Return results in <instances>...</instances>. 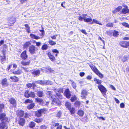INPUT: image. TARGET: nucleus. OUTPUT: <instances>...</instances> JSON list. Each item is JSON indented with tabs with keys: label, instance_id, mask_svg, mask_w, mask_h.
<instances>
[{
	"label": "nucleus",
	"instance_id": "f257e3e1",
	"mask_svg": "<svg viewBox=\"0 0 129 129\" xmlns=\"http://www.w3.org/2000/svg\"><path fill=\"white\" fill-rule=\"evenodd\" d=\"M47 111V110L45 108L40 109L35 112L36 115L38 117H41L43 114H45Z\"/></svg>",
	"mask_w": 129,
	"mask_h": 129
},
{
	"label": "nucleus",
	"instance_id": "f03ea898",
	"mask_svg": "<svg viewBox=\"0 0 129 129\" xmlns=\"http://www.w3.org/2000/svg\"><path fill=\"white\" fill-rule=\"evenodd\" d=\"M47 111V110L45 108L40 109L35 112L36 115L38 117H41L43 114H45Z\"/></svg>",
	"mask_w": 129,
	"mask_h": 129
},
{
	"label": "nucleus",
	"instance_id": "7ed1b4c3",
	"mask_svg": "<svg viewBox=\"0 0 129 129\" xmlns=\"http://www.w3.org/2000/svg\"><path fill=\"white\" fill-rule=\"evenodd\" d=\"M29 52L31 54L35 53L36 51L38 50L37 48L33 45L29 46Z\"/></svg>",
	"mask_w": 129,
	"mask_h": 129
},
{
	"label": "nucleus",
	"instance_id": "20e7f679",
	"mask_svg": "<svg viewBox=\"0 0 129 129\" xmlns=\"http://www.w3.org/2000/svg\"><path fill=\"white\" fill-rule=\"evenodd\" d=\"M53 90H55L57 95L58 96V98L60 99H62V95L60 94V93L62 92H63V89L62 88H60L59 89H55Z\"/></svg>",
	"mask_w": 129,
	"mask_h": 129
},
{
	"label": "nucleus",
	"instance_id": "39448f33",
	"mask_svg": "<svg viewBox=\"0 0 129 129\" xmlns=\"http://www.w3.org/2000/svg\"><path fill=\"white\" fill-rule=\"evenodd\" d=\"M0 120L2 122H6L7 121L8 118L6 117L5 114L2 113L0 115Z\"/></svg>",
	"mask_w": 129,
	"mask_h": 129
},
{
	"label": "nucleus",
	"instance_id": "423d86ee",
	"mask_svg": "<svg viewBox=\"0 0 129 129\" xmlns=\"http://www.w3.org/2000/svg\"><path fill=\"white\" fill-rule=\"evenodd\" d=\"M16 21V19L14 17H11L8 19V24L10 26L13 25Z\"/></svg>",
	"mask_w": 129,
	"mask_h": 129
},
{
	"label": "nucleus",
	"instance_id": "0eeeda50",
	"mask_svg": "<svg viewBox=\"0 0 129 129\" xmlns=\"http://www.w3.org/2000/svg\"><path fill=\"white\" fill-rule=\"evenodd\" d=\"M98 87L102 93H105L107 91L106 88L102 85H99Z\"/></svg>",
	"mask_w": 129,
	"mask_h": 129
},
{
	"label": "nucleus",
	"instance_id": "6e6552de",
	"mask_svg": "<svg viewBox=\"0 0 129 129\" xmlns=\"http://www.w3.org/2000/svg\"><path fill=\"white\" fill-rule=\"evenodd\" d=\"M41 68V70L43 72H44L45 71L47 73H49L50 72H52L53 71V70L50 68L49 67H47L46 68Z\"/></svg>",
	"mask_w": 129,
	"mask_h": 129
},
{
	"label": "nucleus",
	"instance_id": "1a4fd4ad",
	"mask_svg": "<svg viewBox=\"0 0 129 129\" xmlns=\"http://www.w3.org/2000/svg\"><path fill=\"white\" fill-rule=\"evenodd\" d=\"M119 44L122 47L125 48H127L129 46V43L125 41L121 42Z\"/></svg>",
	"mask_w": 129,
	"mask_h": 129
},
{
	"label": "nucleus",
	"instance_id": "9d476101",
	"mask_svg": "<svg viewBox=\"0 0 129 129\" xmlns=\"http://www.w3.org/2000/svg\"><path fill=\"white\" fill-rule=\"evenodd\" d=\"M9 101L10 103V104H12L13 106L15 107L16 105V100L13 98H10L9 100Z\"/></svg>",
	"mask_w": 129,
	"mask_h": 129
},
{
	"label": "nucleus",
	"instance_id": "9b49d317",
	"mask_svg": "<svg viewBox=\"0 0 129 129\" xmlns=\"http://www.w3.org/2000/svg\"><path fill=\"white\" fill-rule=\"evenodd\" d=\"M64 94L66 98L68 99H69L71 96L69 90L68 89H67L65 90Z\"/></svg>",
	"mask_w": 129,
	"mask_h": 129
},
{
	"label": "nucleus",
	"instance_id": "f8f14e48",
	"mask_svg": "<svg viewBox=\"0 0 129 129\" xmlns=\"http://www.w3.org/2000/svg\"><path fill=\"white\" fill-rule=\"evenodd\" d=\"M26 51L25 50L21 53L20 56L22 59L25 60L27 57L28 56L26 54Z\"/></svg>",
	"mask_w": 129,
	"mask_h": 129
},
{
	"label": "nucleus",
	"instance_id": "ddd939ff",
	"mask_svg": "<svg viewBox=\"0 0 129 129\" xmlns=\"http://www.w3.org/2000/svg\"><path fill=\"white\" fill-rule=\"evenodd\" d=\"M40 71L39 70H34L32 71V74L34 76H38L40 74Z\"/></svg>",
	"mask_w": 129,
	"mask_h": 129
},
{
	"label": "nucleus",
	"instance_id": "4468645a",
	"mask_svg": "<svg viewBox=\"0 0 129 129\" xmlns=\"http://www.w3.org/2000/svg\"><path fill=\"white\" fill-rule=\"evenodd\" d=\"M121 13L123 14H126L129 12V9H128V7L126 6H125V8H123L122 11L121 12Z\"/></svg>",
	"mask_w": 129,
	"mask_h": 129
},
{
	"label": "nucleus",
	"instance_id": "2eb2a0df",
	"mask_svg": "<svg viewBox=\"0 0 129 129\" xmlns=\"http://www.w3.org/2000/svg\"><path fill=\"white\" fill-rule=\"evenodd\" d=\"M87 94V92L86 90H82L81 93V97L82 99H84L85 98Z\"/></svg>",
	"mask_w": 129,
	"mask_h": 129
},
{
	"label": "nucleus",
	"instance_id": "dca6fc26",
	"mask_svg": "<svg viewBox=\"0 0 129 129\" xmlns=\"http://www.w3.org/2000/svg\"><path fill=\"white\" fill-rule=\"evenodd\" d=\"M7 125L6 122H2L0 124V129H7Z\"/></svg>",
	"mask_w": 129,
	"mask_h": 129
},
{
	"label": "nucleus",
	"instance_id": "f3484780",
	"mask_svg": "<svg viewBox=\"0 0 129 129\" xmlns=\"http://www.w3.org/2000/svg\"><path fill=\"white\" fill-rule=\"evenodd\" d=\"M35 101L36 102H37L39 103V104H41L43 106H45L44 104V102L43 100L40 98H36L35 99Z\"/></svg>",
	"mask_w": 129,
	"mask_h": 129
},
{
	"label": "nucleus",
	"instance_id": "a211bd4d",
	"mask_svg": "<svg viewBox=\"0 0 129 129\" xmlns=\"http://www.w3.org/2000/svg\"><path fill=\"white\" fill-rule=\"evenodd\" d=\"M46 94L47 95L48 97L50 99H53L52 94V92L50 91H48L47 92Z\"/></svg>",
	"mask_w": 129,
	"mask_h": 129
},
{
	"label": "nucleus",
	"instance_id": "6ab92c4d",
	"mask_svg": "<svg viewBox=\"0 0 129 129\" xmlns=\"http://www.w3.org/2000/svg\"><path fill=\"white\" fill-rule=\"evenodd\" d=\"M35 106V104L33 103H32L29 105H28L27 108L29 110L33 108Z\"/></svg>",
	"mask_w": 129,
	"mask_h": 129
},
{
	"label": "nucleus",
	"instance_id": "aec40b11",
	"mask_svg": "<svg viewBox=\"0 0 129 129\" xmlns=\"http://www.w3.org/2000/svg\"><path fill=\"white\" fill-rule=\"evenodd\" d=\"M31 44V43L30 41H28L26 42L23 45V48L25 49H27L29 45Z\"/></svg>",
	"mask_w": 129,
	"mask_h": 129
},
{
	"label": "nucleus",
	"instance_id": "412c9836",
	"mask_svg": "<svg viewBox=\"0 0 129 129\" xmlns=\"http://www.w3.org/2000/svg\"><path fill=\"white\" fill-rule=\"evenodd\" d=\"M48 56L51 61H53L55 60V58L54 56L51 54V53L49 52L48 53Z\"/></svg>",
	"mask_w": 129,
	"mask_h": 129
},
{
	"label": "nucleus",
	"instance_id": "4be33fe9",
	"mask_svg": "<svg viewBox=\"0 0 129 129\" xmlns=\"http://www.w3.org/2000/svg\"><path fill=\"white\" fill-rule=\"evenodd\" d=\"M93 23H95L96 24H99L100 25H102L99 21L95 19H93L92 21V22H91L90 24H93Z\"/></svg>",
	"mask_w": 129,
	"mask_h": 129
},
{
	"label": "nucleus",
	"instance_id": "5701e85b",
	"mask_svg": "<svg viewBox=\"0 0 129 129\" xmlns=\"http://www.w3.org/2000/svg\"><path fill=\"white\" fill-rule=\"evenodd\" d=\"M30 37L36 40L39 39L40 38L39 37L36 36L35 35L32 34H30Z\"/></svg>",
	"mask_w": 129,
	"mask_h": 129
},
{
	"label": "nucleus",
	"instance_id": "b1692460",
	"mask_svg": "<svg viewBox=\"0 0 129 129\" xmlns=\"http://www.w3.org/2000/svg\"><path fill=\"white\" fill-rule=\"evenodd\" d=\"M90 66L92 71H93L95 73H98V69L96 68L94 66H91L90 65Z\"/></svg>",
	"mask_w": 129,
	"mask_h": 129
},
{
	"label": "nucleus",
	"instance_id": "393cba45",
	"mask_svg": "<svg viewBox=\"0 0 129 129\" xmlns=\"http://www.w3.org/2000/svg\"><path fill=\"white\" fill-rule=\"evenodd\" d=\"M86 16H85V17L84 18V21L85 22H90L93 21L92 18L91 17H89L86 18Z\"/></svg>",
	"mask_w": 129,
	"mask_h": 129
},
{
	"label": "nucleus",
	"instance_id": "a878e982",
	"mask_svg": "<svg viewBox=\"0 0 129 129\" xmlns=\"http://www.w3.org/2000/svg\"><path fill=\"white\" fill-rule=\"evenodd\" d=\"M87 16V14H82V17L80 16L78 17V19L79 20H80L81 21H82L83 20H84V18L85 17V16Z\"/></svg>",
	"mask_w": 129,
	"mask_h": 129
},
{
	"label": "nucleus",
	"instance_id": "bb28decb",
	"mask_svg": "<svg viewBox=\"0 0 129 129\" xmlns=\"http://www.w3.org/2000/svg\"><path fill=\"white\" fill-rule=\"evenodd\" d=\"M21 71L19 70L15 71L12 72V73L15 75H19L21 74Z\"/></svg>",
	"mask_w": 129,
	"mask_h": 129
},
{
	"label": "nucleus",
	"instance_id": "cd10ccee",
	"mask_svg": "<svg viewBox=\"0 0 129 129\" xmlns=\"http://www.w3.org/2000/svg\"><path fill=\"white\" fill-rule=\"evenodd\" d=\"M7 79L6 78H5L3 79L2 81V84L3 85H7L8 84L7 83Z\"/></svg>",
	"mask_w": 129,
	"mask_h": 129
},
{
	"label": "nucleus",
	"instance_id": "c85d7f7f",
	"mask_svg": "<svg viewBox=\"0 0 129 129\" xmlns=\"http://www.w3.org/2000/svg\"><path fill=\"white\" fill-rule=\"evenodd\" d=\"M94 81L96 83L98 84L99 85H101L102 81L96 78L94 79Z\"/></svg>",
	"mask_w": 129,
	"mask_h": 129
},
{
	"label": "nucleus",
	"instance_id": "c756f323",
	"mask_svg": "<svg viewBox=\"0 0 129 129\" xmlns=\"http://www.w3.org/2000/svg\"><path fill=\"white\" fill-rule=\"evenodd\" d=\"M10 78L14 82H16L18 81V78L15 76L13 77H11Z\"/></svg>",
	"mask_w": 129,
	"mask_h": 129
},
{
	"label": "nucleus",
	"instance_id": "7c9ffc66",
	"mask_svg": "<svg viewBox=\"0 0 129 129\" xmlns=\"http://www.w3.org/2000/svg\"><path fill=\"white\" fill-rule=\"evenodd\" d=\"M19 123L20 125L23 126L24 123V120L23 118H20L19 121Z\"/></svg>",
	"mask_w": 129,
	"mask_h": 129
},
{
	"label": "nucleus",
	"instance_id": "2f4dec72",
	"mask_svg": "<svg viewBox=\"0 0 129 129\" xmlns=\"http://www.w3.org/2000/svg\"><path fill=\"white\" fill-rule=\"evenodd\" d=\"M18 115L20 116H23L24 115V112L20 110H18Z\"/></svg>",
	"mask_w": 129,
	"mask_h": 129
},
{
	"label": "nucleus",
	"instance_id": "473e14b6",
	"mask_svg": "<svg viewBox=\"0 0 129 129\" xmlns=\"http://www.w3.org/2000/svg\"><path fill=\"white\" fill-rule=\"evenodd\" d=\"M65 105L67 108L68 109H70L71 108V103L69 102H66L65 103Z\"/></svg>",
	"mask_w": 129,
	"mask_h": 129
},
{
	"label": "nucleus",
	"instance_id": "72a5a7b5",
	"mask_svg": "<svg viewBox=\"0 0 129 129\" xmlns=\"http://www.w3.org/2000/svg\"><path fill=\"white\" fill-rule=\"evenodd\" d=\"M84 113V111L81 110H79L78 112V114L80 116H82L83 115Z\"/></svg>",
	"mask_w": 129,
	"mask_h": 129
},
{
	"label": "nucleus",
	"instance_id": "f704fd0d",
	"mask_svg": "<svg viewBox=\"0 0 129 129\" xmlns=\"http://www.w3.org/2000/svg\"><path fill=\"white\" fill-rule=\"evenodd\" d=\"M35 96V94L34 92H29V97L32 98H34Z\"/></svg>",
	"mask_w": 129,
	"mask_h": 129
},
{
	"label": "nucleus",
	"instance_id": "c9c22d12",
	"mask_svg": "<svg viewBox=\"0 0 129 129\" xmlns=\"http://www.w3.org/2000/svg\"><path fill=\"white\" fill-rule=\"evenodd\" d=\"M43 92L42 91H38L37 92V95L39 97H41L43 96Z\"/></svg>",
	"mask_w": 129,
	"mask_h": 129
},
{
	"label": "nucleus",
	"instance_id": "e433bc0d",
	"mask_svg": "<svg viewBox=\"0 0 129 129\" xmlns=\"http://www.w3.org/2000/svg\"><path fill=\"white\" fill-rule=\"evenodd\" d=\"M29 92L28 90H26L24 94V96L26 98H28Z\"/></svg>",
	"mask_w": 129,
	"mask_h": 129
},
{
	"label": "nucleus",
	"instance_id": "4c0bfd02",
	"mask_svg": "<svg viewBox=\"0 0 129 129\" xmlns=\"http://www.w3.org/2000/svg\"><path fill=\"white\" fill-rule=\"evenodd\" d=\"M69 110L70 112L71 113V114H74L75 113V109L74 108H70V109H69Z\"/></svg>",
	"mask_w": 129,
	"mask_h": 129
},
{
	"label": "nucleus",
	"instance_id": "58836bf2",
	"mask_svg": "<svg viewBox=\"0 0 129 129\" xmlns=\"http://www.w3.org/2000/svg\"><path fill=\"white\" fill-rule=\"evenodd\" d=\"M118 33V31L115 30H114L113 36L115 37H117L119 35Z\"/></svg>",
	"mask_w": 129,
	"mask_h": 129
},
{
	"label": "nucleus",
	"instance_id": "ea45409f",
	"mask_svg": "<svg viewBox=\"0 0 129 129\" xmlns=\"http://www.w3.org/2000/svg\"><path fill=\"white\" fill-rule=\"evenodd\" d=\"M49 44L52 46L55 45L56 44L55 42L53 41L52 40H49L48 42Z\"/></svg>",
	"mask_w": 129,
	"mask_h": 129
},
{
	"label": "nucleus",
	"instance_id": "a19ab883",
	"mask_svg": "<svg viewBox=\"0 0 129 129\" xmlns=\"http://www.w3.org/2000/svg\"><path fill=\"white\" fill-rule=\"evenodd\" d=\"M35 123L33 122H30L29 125L30 127L32 128L34 127L35 125Z\"/></svg>",
	"mask_w": 129,
	"mask_h": 129
},
{
	"label": "nucleus",
	"instance_id": "79ce46f5",
	"mask_svg": "<svg viewBox=\"0 0 129 129\" xmlns=\"http://www.w3.org/2000/svg\"><path fill=\"white\" fill-rule=\"evenodd\" d=\"M43 120L42 118L36 119L34 121L36 122L39 123L42 122Z\"/></svg>",
	"mask_w": 129,
	"mask_h": 129
},
{
	"label": "nucleus",
	"instance_id": "37998d69",
	"mask_svg": "<svg viewBox=\"0 0 129 129\" xmlns=\"http://www.w3.org/2000/svg\"><path fill=\"white\" fill-rule=\"evenodd\" d=\"M30 63V61H28L26 62L22 61L21 62V64L24 66H26L28 65Z\"/></svg>",
	"mask_w": 129,
	"mask_h": 129
},
{
	"label": "nucleus",
	"instance_id": "c03bdc74",
	"mask_svg": "<svg viewBox=\"0 0 129 129\" xmlns=\"http://www.w3.org/2000/svg\"><path fill=\"white\" fill-rule=\"evenodd\" d=\"M45 85H51L52 84V82L50 81H45Z\"/></svg>",
	"mask_w": 129,
	"mask_h": 129
},
{
	"label": "nucleus",
	"instance_id": "a18cd8bd",
	"mask_svg": "<svg viewBox=\"0 0 129 129\" xmlns=\"http://www.w3.org/2000/svg\"><path fill=\"white\" fill-rule=\"evenodd\" d=\"M98 73H96V74L100 78H102L103 77V75L100 73V72L98 71L97 72Z\"/></svg>",
	"mask_w": 129,
	"mask_h": 129
},
{
	"label": "nucleus",
	"instance_id": "49530a36",
	"mask_svg": "<svg viewBox=\"0 0 129 129\" xmlns=\"http://www.w3.org/2000/svg\"><path fill=\"white\" fill-rule=\"evenodd\" d=\"M1 57L2 58L1 60V62L3 64L5 62V60H6V57L5 56H4L3 57Z\"/></svg>",
	"mask_w": 129,
	"mask_h": 129
},
{
	"label": "nucleus",
	"instance_id": "de8ad7c7",
	"mask_svg": "<svg viewBox=\"0 0 129 129\" xmlns=\"http://www.w3.org/2000/svg\"><path fill=\"white\" fill-rule=\"evenodd\" d=\"M77 98L75 95H74L73 97H72L71 99V102H73L77 100Z\"/></svg>",
	"mask_w": 129,
	"mask_h": 129
},
{
	"label": "nucleus",
	"instance_id": "09e8293b",
	"mask_svg": "<svg viewBox=\"0 0 129 129\" xmlns=\"http://www.w3.org/2000/svg\"><path fill=\"white\" fill-rule=\"evenodd\" d=\"M48 48L47 45L46 44L43 45L42 47V49L43 50H46Z\"/></svg>",
	"mask_w": 129,
	"mask_h": 129
},
{
	"label": "nucleus",
	"instance_id": "8fccbe9b",
	"mask_svg": "<svg viewBox=\"0 0 129 129\" xmlns=\"http://www.w3.org/2000/svg\"><path fill=\"white\" fill-rule=\"evenodd\" d=\"M113 24L112 23H109L107 24L106 26L107 27H112L113 26Z\"/></svg>",
	"mask_w": 129,
	"mask_h": 129
},
{
	"label": "nucleus",
	"instance_id": "3c124183",
	"mask_svg": "<svg viewBox=\"0 0 129 129\" xmlns=\"http://www.w3.org/2000/svg\"><path fill=\"white\" fill-rule=\"evenodd\" d=\"M37 83L41 84H45V81H42L41 80H39L37 81Z\"/></svg>",
	"mask_w": 129,
	"mask_h": 129
},
{
	"label": "nucleus",
	"instance_id": "603ef678",
	"mask_svg": "<svg viewBox=\"0 0 129 129\" xmlns=\"http://www.w3.org/2000/svg\"><path fill=\"white\" fill-rule=\"evenodd\" d=\"M122 25L125 27L129 28V25L127 23L125 22H123L122 23Z\"/></svg>",
	"mask_w": 129,
	"mask_h": 129
},
{
	"label": "nucleus",
	"instance_id": "864d4df0",
	"mask_svg": "<svg viewBox=\"0 0 129 129\" xmlns=\"http://www.w3.org/2000/svg\"><path fill=\"white\" fill-rule=\"evenodd\" d=\"M47 127V126L45 125H42L40 127L41 129H46Z\"/></svg>",
	"mask_w": 129,
	"mask_h": 129
},
{
	"label": "nucleus",
	"instance_id": "5fc2aeb1",
	"mask_svg": "<svg viewBox=\"0 0 129 129\" xmlns=\"http://www.w3.org/2000/svg\"><path fill=\"white\" fill-rule=\"evenodd\" d=\"M32 102V101L29 99H26L25 101V103H31Z\"/></svg>",
	"mask_w": 129,
	"mask_h": 129
},
{
	"label": "nucleus",
	"instance_id": "6e6d98bb",
	"mask_svg": "<svg viewBox=\"0 0 129 129\" xmlns=\"http://www.w3.org/2000/svg\"><path fill=\"white\" fill-rule=\"evenodd\" d=\"M25 26L26 27V30H29L30 29V28L29 26L27 24H25Z\"/></svg>",
	"mask_w": 129,
	"mask_h": 129
},
{
	"label": "nucleus",
	"instance_id": "4d7b16f0",
	"mask_svg": "<svg viewBox=\"0 0 129 129\" xmlns=\"http://www.w3.org/2000/svg\"><path fill=\"white\" fill-rule=\"evenodd\" d=\"M122 7L121 6H120L118 7V8H117L116 9V11L117 12H119V11L120 10L122 9Z\"/></svg>",
	"mask_w": 129,
	"mask_h": 129
},
{
	"label": "nucleus",
	"instance_id": "13d9d810",
	"mask_svg": "<svg viewBox=\"0 0 129 129\" xmlns=\"http://www.w3.org/2000/svg\"><path fill=\"white\" fill-rule=\"evenodd\" d=\"M4 105L3 104H0V112H2V109L4 107Z\"/></svg>",
	"mask_w": 129,
	"mask_h": 129
},
{
	"label": "nucleus",
	"instance_id": "bf43d9fd",
	"mask_svg": "<svg viewBox=\"0 0 129 129\" xmlns=\"http://www.w3.org/2000/svg\"><path fill=\"white\" fill-rule=\"evenodd\" d=\"M61 114L60 111H59L57 114V116L59 118H60Z\"/></svg>",
	"mask_w": 129,
	"mask_h": 129
},
{
	"label": "nucleus",
	"instance_id": "052dcab7",
	"mask_svg": "<svg viewBox=\"0 0 129 129\" xmlns=\"http://www.w3.org/2000/svg\"><path fill=\"white\" fill-rule=\"evenodd\" d=\"M52 51L53 53H55L57 54H58L59 53L58 51L56 49L53 50Z\"/></svg>",
	"mask_w": 129,
	"mask_h": 129
},
{
	"label": "nucleus",
	"instance_id": "680f3d73",
	"mask_svg": "<svg viewBox=\"0 0 129 129\" xmlns=\"http://www.w3.org/2000/svg\"><path fill=\"white\" fill-rule=\"evenodd\" d=\"M26 86L28 88H31L33 86V85L31 84L28 83L26 85Z\"/></svg>",
	"mask_w": 129,
	"mask_h": 129
},
{
	"label": "nucleus",
	"instance_id": "e2e57ef3",
	"mask_svg": "<svg viewBox=\"0 0 129 129\" xmlns=\"http://www.w3.org/2000/svg\"><path fill=\"white\" fill-rule=\"evenodd\" d=\"M36 45L37 46H41V44L40 42H38L36 43Z\"/></svg>",
	"mask_w": 129,
	"mask_h": 129
},
{
	"label": "nucleus",
	"instance_id": "0e129e2a",
	"mask_svg": "<svg viewBox=\"0 0 129 129\" xmlns=\"http://www.w3.org/2000/svg\"><path fill=\"white\" fill-rule=\"evenodd\" d=\"M96 117L97 118L100 120L102 119L104 120H105V119L103 117H99L97 116H96Z\"/></svg>",
	"mask_w": 129,
	"mask_h": 129
},
{
	"label": "nucleus",
	"instance_id": "69168bd1",
	"mask_svg": "<svg viewBox=\"0 0 129 129\" xmlns=\"http://www.w3.org/2000/svg\"><path fill=\"white\" fill-rule=\"evenodd\" d=\"M22 69L24 70V71L26 72H28V70L26 68H25L24 67H22Z\"/></svg>",
	"mask_w": 129,
	"mask_h": 129
},
{
	"label": "nucleus",
	"instance_id": "338daca9",
	"mask_svg": "<svg viewBox=\"0 0 129 129\" xmlns=\"http://www.w3.org/2000/svg\"><path fill=\"white\" fill-rule=\"evenodd\" d=\"M75 104L77 106H79L80 105V103L79 101H77L75 103Z\"/></svg>",
	"mask_w": 129,
	"mask_h": 129
},
{
	"label": "nucleus",
	"instance_id": "774afa93",
	"mask_svg": "<svg viewBox=\"0 0 129 129\" xmlns=\"http://www.w3.org/2000/svg\"><path fill=\"white\" fill-rule=\"evenodd\" d=\"M62 127V125H59L56 128L57 129H61Z\"/></svg>",
	"mask_w": 129,
	"mask_h": 129
}]
</instances>
